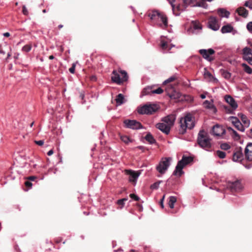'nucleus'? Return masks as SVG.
Segmentation results:
<instances>
[{
	"label": "nucleus",
	"mask_w": 252,
	"mask_h": 252,
	"mask_svg": "<svg viewBox=\"0 0 252 252\" xmlns=\"http://www.w3.org/2000/svg\"><path fill=\"white\" fill-rule=\"evenodd\" d=\"M179 132L181 134H184L187 128L192 129L194 126V119L190 114H188L184 117L181 118L180 121Z\"/></svg>",
	"instance_id": "obj_1"
},
{
	"label": "nucleus",
	"mask_w": 252,
	"mask_h": 252,
	"mask_svg": "<svg viewBox=\"0 0 252 252\" xmlns=\"http://www.w3.org/2000/svg\"><path fill=\"white\" fill-rule=\"evenodd\" d=\"M192 161L193 158L192 157H187L184 155L182 157V159L178 162L173 174L180 177L184 173L183 171V168Z\"/></svg>",
	"instance_id": "obj_2"
},
{
	"label": "nucleus",
	"mask_w": 252,
	"mask_h": 252,
	"mask_svg": "<svg viewBox=\"0 0 252 252\" xmlns=\"http://www.w3.org/2000/svg\"><path fill=\"white\" fill-rule=\"evenodd\" d=\"M197 143L202 148L208 149L211 148V139L204 130H200L198 134Z\"/></svg>",
	"instance_id": "obj_3"
},
{
	"label": "nucleus",
	"mask_w": 252,
	"mask_h": 252,
	"mask_svg": "<svg viewBox=\"0 0 252 252\" xmlns=\"http://www.w3.org/2000/svg\"><path fill=\"white\" fill-rule=\"evenodd\" d=\"M127 79L128 75L126 71L120 70L118 72L117 70H113L111 76V80L113 82L120 85Z\"/></svg>",
	"instance_id": "obj_4"
},
{
	"label": "nucleus",
	"mask_w": 252,
	"mask_h": 252,
	"mask_svg": "<svg viewBox=\"0 0 252 252\" xmlns=\"http://www.w3.org/2000/svg\"><path fill=\"white\" fill-rule=\"evenodd\" d=\"M150 18L152 20H157L158 22H161L162 23H158L157 24L162 28H165L167 27L168 22L166 16L162 13H160L158 11H153L150 15Z\"/></svg>",
	"instance_id": "obj_5"
},
{
	"label": "nucleus",
	"mask_w": 252,
	"mask_h": 252,
	"mask_svg": "<svg viewBox=\"0 0 252 252\" xmlns=\"http://www.w3.org/2000/svg\"><path fill=\"white\" fill-rule=\"evenodd\" d=\"M158 110V107L155 104H145L143 106L138 107L137 112L139 114L151 115Z\"/></svg>",
	"instance_id": "obj_6"
},
{
	"label": "nucleus",
	"mask_w": 252,
	"mask_h": 252,
	"mask_svg": "<svg viewBox=\"0 0 252 252\" xmlns=\"http://www.w3.org/2000/svg\"><path fill=\"white\" fill-rule=\"evenodd\" d=\"M225 101L230 106L231 109L228 108V106H224L223 107L228 113H232L233 111L238 107L237 103L235 99L229 95L225 96Z\"/></svg>",
	"instance_id": "obj_7"
},
{
	"label": "nucleus",
	"mask_w": 252,
	"mask_h": 252,
	"mask_svg": "<svg viewBox=\"0 0 252 252\" xmlns=\"http://www.w3.org/2000/svg\"><path fill=\"white\" fill-rule=\"evenodd\" d=\"M171 159L170 158H163L156 167L157 171L160 174H164L170 165Z\"/></svg>",
	"instance_id": "obj_8"
},
{
	"label": "nucleus",
	"mask_w": 252,
	"mask_h": 252,
	"mask_svg": "<svg viewBox=\"0 0 252 252\" xmlns=\"http://www.w3.org/2000/svg\"><path fill=\"white\" fill-rule=\"evenodd\" d=\"M125 127L132 129H139L143 128L142 124L135 120H126L124 122Z\"/></svg>",
	"instance_id": "obj_9"
},
{
	"label": "nucleus",
	"mask_w": 252,
	"mask_h": 252,
	"mask_svg": "<svg viewBox=\"0 0 252 252\" xmlns=\"http://www.w3.org/2000/svg\"><path fill=\"white\" fill-rule=\"evenodd\" d=\"M199 53L202 55L203 58L208 61L211 62L214 60V58L211 57V56L215 53V51L210 48L209 49H200L199 50Z\"/></svg>",
	"instance_id": "obj_10"
},
{
	"label": "nucleus",
	"mask_w": 252,
	"mask_h": 252,
	"mask_svg": "<svg viewBox=\"0 0 252 252\" xmlns=\"http://www.w3.org/2000/svg\"><path fill=\"white\" fill-rule=\"evenodd\" d=\"M243 157L242 148L239 147L234 151L232 159L235 162H240L243 159Z\"/></svg>",
	"instance_id": "obj_11"
},
{
	"label": "nucleus",
	"mask_w": 252,
	"mask_h": 252,
	"mask_svg": "<svg viewBox=\"0 0 252 252\" xmlns=\"http://www.w3.org/2000/svg\"><path fill=\"white\" fill-rule=\"evenodd\" d=\"M243 54L244 55V59L248 61V62L252 65V50L248 47H245L243 49Z\"/></svg>",
	"instance_id": "obj_12"
},
{
	"label": "nucleus",
	"mask_w": 252,
	"mask_h": 252,
	"mask_svg": "<svg viewBox=\"0 0 252 252\" xmlns=\"http://www.w3.org/2000/svg\"><path fill=\"white\" fill-rule=\"evenodd\" d=\"M229 119L231 120L233 125L238 130L241 132H244L245 131V128L244 126L237 117L231 116L230 117Z\"/></svg>",
	"instance_id": "obj_13"
},
{
	"label": "nucleus",
	"mask_w": 252,
	"mask_h": 252,
	"mask_svg": "<svg viewBox=\"0 0 252 252\" xmlns=\"http://www.w3.org/2000/svg\"><path fill=\"white\" fill-rule=\"evenodd\" d=\"M208 27L213 31H218L220 28V25L217 18L215 17H211L208 22Z\"/></svg>",
	"instance_id": "obj_14"
},
{
	"label": "nucleus",
	"mask_w": 252,
	"mask_h": 252,
	"mask_svg": "<svg viewBox=\"0 0 252 252\" xmlns=\"http://www.w3.org/2000/svg\"><path fill=\"white\" fill-rule=\"evenodd\" d=\"M175 119V116L174 115L171 114L162 118L161 121L171 128L174 125Z\"/></svg>",
	"instance_id": "obj_15"
},
{
	"label": "nucleus",
	"mask_w": 252,
	"mask_h": 252,
	"mask_svg": "<svg viewBox=\"0 0 252 252\" xmlns=\"http://www.w3.org/2000/svg\"><path fill=\"white\" fill-rule=\"evenodd\" d=\"M213 134L217 136H221L225 134V129L221 126L216 125L212 128Z\"/></svg>",
	"instance_id": "obj_16"
},
{
	"label": "nucleus",
	"mask_w": 252,
	"mask_h": 252,
	"mask_svg": "<svg viewBox=\"0 0 252 252\" xmlns=\"http://www.w3.org/2000/svg\"><path fill=\"white\" fill-rule=\"evenodd\" d=\"M245 155L246 159L252 161V143H249L245 149Z\"/></svg>",
	"instance_id": "obj_17"
},
{
	"label": "nucleus",
	"mask_w": 252,
	"mask_h": 252,
	"mask_svg": "<svg viewBox=\"0 0 252 252\" xmlns=\"http://www.w3.org/2000/svg\"><path fill=\"white\" fill-rule=\"evenodd\" d=\"M156 127L166 134H168L171 128L163 123H159L156 125Z\"/></svg>",
	"instance_id": "obj_18"
},
{
	"label": "nucleus",
	"mask_w": 252,
	"mask_h": 252,
	"mask_svg": "<svg viewBox=\"0 0 252 252\" xmlns=\"http://www.w3.org/2000/svg\"><path fill=\"white\" fill-rule=\"evenodd\" d=\"M127 173L129 175V181L135 183L136 182L140 174V172L132 170L127 171Z\"/></svg>",
	"instance_id": "obj_19"
},
{
	"label": "nucleus",
	"mask_w": 252,
	"mask_h": 252,
	"mask_svg": "<svg viewBox=\"0 0 252 252\" xmlns=\"http://www.w3.org/2000/svg\"><path fill=\"white\" fill-rule=\"evenodd\" d=\"M204 77L206 79H208L209 81H211L215 83H218L219 82L218 79L214 77L206 68L204 69Z\"/></svg>",
	"instance_id": "obj_20"
},
{
	"label": "nucleus",
	"mask_w": 252,
	"mask_h": 252,
	"mask_svg": "<svg viewBox=\"0 0 252 252\" xmlns=\"http://www.w3.org/2000/svg\"><path fill=\"white\" fill-rule=\"evenodd\" d=\"M203 105L205 108L212 110L214 113H216L217 112V109L213 103V100L211 101L207 100L204 101Z\"/></svg>",
	"instance_id": "obj_21"
},
{
	"label": "nucleus",
	"mask_w": 252,
	"mask_h": 252,
	"mask_svg": "<svg viewBox=\"0 0 252 252\" xmlns=\"http://www.w3.org/2000/svg\"><path fill=\"white\" fill-rule=\"evenodd\" d=\"M236 11L240 16L244 18H246L248 16V10L244 7H240L238 8Z\"/></svg>",
	"instance_id": "obj_22"
},
{
	"label": "nucleus",
	"mask_w": 252,
	"mask_h": 252,
	"mask_svg": "<svg viewBox=\"0 0 252 252\" xmlns=\"http://www.w3.org/2000/svg\"><path fill=\"white\" fill-rule=\"evenodd\" d=\"M234 31L233 27L230 24H227L222 27L221 32L222 33H230Z\"/></svg>",
	"instance_id": "obj_23"
},
{
	"label": "nucleus",
	"mask_w": 252,
	"mask_h": 252,
	"mask_svg": "<svg viewBox=\"0 0 252 252\" xmlns=\"http://www.w3.org/2000/svg\"><path fill=\"white\" fill-rule=\"evenodd\" d=\"M230 188L232 190L238 191L242 189V185L240 181H236L233 182L230 185Z\"/></svg>",
	"instance_id": "obj_24"
},
{
	"label": "nucleus",
	"mask_w": 252,
	"mask_h": 252,
	"mask_svg": "<svg viewBox=\"0 0 252 252\" xmlns=\"http://www.w3.org/2000/svg\"><path fill=\"white\" fill-rule=\"evenodd\" d=\"M218 12L221 17L228 18L230 15V12L224 8H220Z\"/></svg>",
	"instance_id": "obj_25"
},
{
	"label": "nucleus",
	"mask_w": 252,
	"mask_h": 252,
	"mask_svg": "<svg viewBox=\"0 0 252 252\" xmlns=\"http://www.w3.org/2000/svg\"><path fill=\"white\" fill-rule=\"evenodd\" d=\"M174 45L172 44L168 45L167 42L164 41H161V47L162 50L165 51H169Z\"/></svg>",
	"instance_id": "obj_26"
},
{
	"label": "nucleus",
	"mask_w": 252,
	"mask_h": 252,
	"mask_svg": "<svg viewBox=\"0 0 252 252\" xmlns=\"http://www.w3.org/2000/svg\"><path fill=\"white\" fill-rule=\"evenodd\" d=\"M241 119L242 122L243 123V125L245 127H248L249 126L250 124V121L248 119V118L244 114H241Z\"/></svg>",
	"instance_id": "obj_27"
},
{
	"label": "nucleus",
	"mask_w": 252,
	"mask_h": 252,
	"mask_svg": "<svg viewBox=\"0 0 252 252\" xmlns=\"http://www.w3.org/2000/svg\"><path fill=\"white\" fill-rule=\"evenodd\" d=\"M117 105H121L123 104L125 102L124 96L122 94H119L115 99Z\"/></svg>",
	"instance_id": "obj_28"
},
{
	"label": "nucleus",
	"mask_w": 252,
	"mask_h": 252,
	"mask_svg": "<svg viewBox=\"0 0 252 252\" xmlns=\"http://www.w3.org/2000/svg\"><path fill=\"white\" fill-rule=\"evenodd\" d=\"M145 139L151 144L155 143L156 142L155 139L150 132L146 134L145 137Z\"/></svg>",
	"instance_id": "obj_29"
},
{
	"label": "nucleus",
	"mask_w": 252,
	"mask_h": 252,
	"mask_svg": "<svg viewBox=\"0 0 252 252\" xmlns=\"http://www.w3.org/2000/svg\"><path fill=\"white\" fill-rule=\"evenodd\" d=\"M220 72L221 75L226 79H229L231 78V74L228 71L224 69H220Z\"/></svg>",
	"instance_id": "obj_30"
},
{
	"label": "nucleus",
	"mask_w": 252,
	"mask_h": 252,
	"mask_svg": "<svg viewBox=\"0 0 252 252\" xmlns=\"http://www.w3.org/2000/svg\"><path fill=\"white\" fill-rule=\"evenodd\" d=\"M176 201L177 199L176 197L173 196H171L169 197L168 205L170 208L172 209L174 208V204L176 202Z\"/></svg>",
	"instance_id": "obj_31"
},
{
	"label": "nucleus",
	"mask_w": 252,
	"mask_h": 252,
	"mask_svg": "<svg viewBox=\"0 0 252 252\" xmlns=\"http://www.w3.org/2000/svg\"><path fill=\"white\" fill-rule=\"evenodd\" d=\"M153 88L152 87H147L145 88L142 92L143 95H148L153 93Z\"/></svg>",
	"instance_id": "obj_32"
},
{
	"label": "nucleus",
	"mask_w": 252,
	"mask_h": 252,
	"mask_svg": "<svg viewBox=\"0 0 252 252\" xmlns=\"http://www.w3.org/2000/svg\"><path fill=\"white\" fill-rule=\"evenodd\" d=\"M194 6H196V7H201L204 8H207L208 7V5L204 1H201L196 2L195 4L193 5Z\"/></svg>",
	"instance_id": "obj_33"
},
{
	"label": "nucleus",
	"mask_w": 252,
	"mask_h": 252,
	"mask_svg": "<svg viewBox=\"0 0 252 252\" xmlns=\"http://www.w3.org/2000/svg\"><path fill=\"white\" fill-rule=\"evenodd\" d=\"M192 27L194 30H201L202 27L199 22L196 21L192 22Z\"/></svg>",
	"instance_id": "obj_34"
},
{
	"label": "nucleus",
	"mask_w": 252,
	"mask_h": 252,
	"mask_svg": "<svg viewBox=\"0 0 252 252\" xmlns=\"http://www.w3.org/2000/svg\"><path fill=\"white\" fill-rule=\"evenodd\" d=\"M242 66L244 67V71L248 74H251L252 73V69L247 64L243 63Z\"/></svg>",
	"instance_id": "obj_35"
},
{
	"label": "nucleus",
	"mask_w": 252,
	"mask_h": 252,
	"mask_svg": "<svg viewBox=\"0 0 252 252\" xmlns=\"http://www.w3.org/2000/svg\"><path fill=\"white\" fill-rule=\"evenodd\" d=\"M216 154L217 156H218L221 159L225 158L226 156L225 153L220 150H218L216 152Z\"/></svg>",
	"instance_id": "obj_36"
},
{
	"label": "nucleus",
	"mask_w": 252,
	"mask_h": 252,
	"mask_svg": "<svg viewBox=\"0 0 252 252\" xmlns=\"http://www.w3.org/2000/svg\"><path fill=\"white\" fill-rule=\"evenodd\" d=\"M228 130L229 131L232 132V133H233V134L235 138H236L237 139H238L240 138V136H239V134H238V133L235 130H234L232 128L228 127Z\"/></svg>",
	"instance_id": "obj_37"
},
{
	"label": "nucleus",
	"mask_w": 252,
	"mask_h": 252,
	"mask_svg": "<svg viewBox=\"0 0 252 252\" xmlns=\"http://www.w3.org/2000/svg\"><path fill=\"white\" fill-rule=\"evenodd\" d=\"M162 181H158V182H156V183L153 184L152 185H151L150 188L152 189H158V187H159L160 183Z\"/></svg>",
	"instance_id": "obj_38"
},
{
	"label": "nucleus",
	"mask_w": 252,
	"mask_h": 252,
	"mask_svg": "<svg viewBox=\"0 0 252 252\" xmlns=\"http://www.w3.org/2000/svg\"><path fill=\"white\" fill-rule=\"evenodd\" d=\"M121 139L125 143H128L130 142L129 138L126 135L121 136Z\"/></svg>",
	"instance_id": "obj_39"
},
{
	"label": "nucleus",
	"mask_w": 252,
	"mask_h": 252,
	"mask_svg": "<svg viewBox=\"0 0 252 252\" xmlns=\"http://www.w3.org/2000/svg\"><path fill=\"white\" fill-rule=\"evenodd\" d=\"M31 45L27 44L23 46L22 50L24 52H28L31 50Z\"/></svg>",
	"instance_id": "obj_40"
},
{
	"label": "nucleus",
	"mask_w": 252,
	"mask_h": 252,
	"mask_svg": "<svg viewBox=\"0 0 252 252\" xmlns=\"http://www.w3.org/2000/svg\"><path fill=\"white\" fill-rule=\"evenodd\" d=\"M127 199L126 198H124L123 199H119L117 201V204L119 205H121V208H122L124 205V202L126 201Z\"/></svg>",
	"instance_id": "obj_41"
},
{
	"label": "nucleus",
	"mask_w": 252,
	"mask_h": 252,
	"mask_svg": "<svg viewBox=\"0 0 252 252\" xmlns=\"http://www.w3.org/2000/svg\"><path fill=\"white\" fill-rule=\"evenodd\" d=\"M176 77L175 76H171L170 77H169V78H168L167 79H166V80H165L163 82V84H166V83H169V82H173V81H174L176 79Z\"/></svg>",
	"instance_id": "obj_42"
},
{
	"label": "nucleus",
	"mask_w": 252,
	"mask_h": 252,
	"mask_svg": "<svg viewBox=\"0 0 252 252\" xmlns=\"http://www.w3.org/2000/svg\"><path fill=\"white\" fill-rule=\"evenodd\" d=\"M230 146L227 143H222L220 145V148L222 150H227L230 149Z\"/></svg>",
	"instance_id": "obj_43"
},
{
	"label": "nucleus",
	"mask_w": 252,
	"mask_h": 252,
	"mask_svg": "<svg viewBox=\"0 0 252 252\" xmlns=\"http://www.w3.org/2000/svg\"><path fill=\"white\" fill-rule=\"evenodd\" d=\"M163 92V90L161 88H158L156 90H153V93L157 94H160Z\"/></svg>",
	"instance_id": "obj_44"
},
{
	"label": "nucleus",
	"mask_w": 252,
	"mask_h": 252,
	"mask_svg": "<svg viewBox=\"0 0 252 252\" xmlns=\"http://www.w3.org/2000/svg\"><path fill=\"white\" fill-rule=\"evenodd\" d=\"M130 197L132 199H134L135 201H138L140 199V198L136 194L134 193H131L130 194Z\"/></svg>",
	"instance_id": "obj_45"
},
{
	"label": "nucleus",
	"mask_w": 252,
	"mask_h": 252,
	"mask_svg": "<svg viewBox=\"0 0 252 252\" xmlns=\"http://www.w3.org/2000/svg\"><path fill=\"white\" fill-rule=\"evenodd\" d=\"M247 28L250 32L252 33V22H250L247 24Z\"/></svg>",
	"instance_id": "obj_46"
},
{
	"label": "nucleus",
	"mask_w": 252,
	"mask_h": 252,
	"mask_svg": "<svg viewBox=\"0 0 252 252\" xmlns=\"http://www.w3.org/2000/svg\"><path fill=\"white\" fill-rule=\"evenodd\" d=\"M75 66H76L75 64L73 63L72 65V66L69 69V71L71 73H72V74L74 73Z\"/></svg>",
	"instance_id": "obj_47"
},
{
	"label": "nucleus",
	"mask_w": 252,
	"mask_h": 252,
	"mask_svg": "<svg viewBox=\"0 0 252 252\" xmlns=\"http://www.w3.org/2000/svg\"><path fill=\"white\" fill-rule=\"evenodd\" d=\"M168 0V2L170 3V4L171 5V6L172 8V10L174 12V8L175 7V5L174 4V3L175 2V0Z\"/></svg>",
	"instance_id": "obj_48"
},
{
	"label": "nucleus",
	"mask_w": 252,
	"mask_h": 252,
	"mask_svg": "<svg viewBox=\"0 0 252 252\" xmlns=\"http://www.w3.org/2000/svg\"><path fill=\"white\" fill-rule=\"evenodd\" d=\"M23 13L25 15H27L29 13L25 5L23 6Z\"/></svg>",
	"instance_id": "obj_49"
},
{
	"label": "nucleus",
	"mask_w": 252,
	"mask_h": 252,
	"mask_svg": "<svg viewBox=\"0 0 252 252\" xmlns=\"http://www.w3.org/2000/svg\"><path fill=\"white\" fill-rule=\"evenodd\" d=\"M34 142L39 146H42L44 143V141L41 140H38V141H35Z\"/></svg>",
	"instance_id": "obj_50"
},
{
	"label": "nucleus",
	"mask_w": 252,
	"mask_h": 252,
	"mask_svg": "<svg viewBox=\"0 0 252 252\" xmlns=\"http://www.w3.org/2000/svg\"><path fill=\"white\" fill-rule=\"evenodd\" d=\"M25 184V186L28 188H31L32 186V183L29 181H26Z\"/></svg>",
	"instance_id": "obj_51"
},
{
	"label": "nucleus",
	"mask_w": 252,
	"mask_h": 252,
	"mask_svg": "<svg viewBox=\"0 0 252 252\" xmlns=\"http://www.w3.org/2000/svg\"><path fill=\"white\" fill-rule=\"evenodd\" d=\"M196 2H197V0H191V1H189V5H190L191 6H192V7H196V6L193 5L194 4H195Z\"/></svg>",
	"instance_id": "obj_52"
},
{
	"label": "nucleus",
	"mask_w": 252,
	"mask_h": 252,
	"mask_svg": "<svg viewBox=\"0 0 252 252\" xmlns=\"http://www.w3.org/2000/svg\"><path fill=\"white\" fill-rule=\"evenodd\" d=\"M164 197H165V195H163L160 201V204L161 207L162 208H163V201H164Z\"/></svg>",
	"instance_id": "obj_53"
},
{
	"label": "nucleus",
	"mask_w": 252,
	"mask_h": 252,
	"mask_svg": "<svg viewBox=\"0 0 252 252\" xmlns=\"http://www.w3.org/2000/svg\"><path fill=\"white\" fill-rule=\"evenodd\" d=\"M35 179H36V177L34 176H30L28 178V179L30 181H34Z\"/></svg>",
	"instance_id": "obj_54"
},
{
	"label": "nucleus",
	"mask_w": 252,
	"mask_h": 252,
	"mask_svg": "<svg viewBox=\"0 0 252 252\" xmlns=\"http://www.w3.org/2000/svg\"><path fill=\"white\" fill-rule=\"evenodd\" d=\"M136 149H138L139 150H142L143 152L144 151L145 149V147L144 146H137L136 148Z\"/></svg>",
	"instance_id": "obj_55"
},
{
	"label": "nucleus",
	"mask_w": 252,
	"mask_h": 252,
	"mask_svg": "<svg viewBox=\"0 0 252 252\" xmlns=\"http://www.w3.org/2000/svg\"><path fill=\"white\" fill-rule=\"evenodd\" d=\"M248 135L250 137L252 138V128L250 129L249 133H248Z\"/></svg>",
	"instance_id": "obj_56"
},
{
	"label": "nucleus",
	"mask_w": 252,
	"mask_h": 252,
	"mask_svg": "<svg viewBox=\"0 0 252 252\" xmlns=\"http://www.w3.org/2000/svg\"><path fill=\"white\" fill-rule=\"evenodd\" d=\"M245 167L247 169H251L252 167V164H247V165H245Z\"/></svg>",
	"instance_id": "obj_57"
},
{
	"label": "nucleus",
	"mask_w": 252,
	"mask_h": 252,
	"mask_svg": "<svg viewBox=\"0 0 252 252\" xmlns=\"http://www.w3.org/2000/svg\"><path fill=\"white\" fill-rule=\"evenodd\" d=\"M54 152H53V150H51L50 151H49L47 153V155L49 156H51L52 155H53Z\"/></svg>",
	"instance_id": "obj_58"
},
{
	"label": "nucleus",
	"mask_w": 252,
	"mask_h": 252,
	"mask_svg": "<svg viewBox=\"0 0 252 252\" xmlns=\"http://www.w3.org/2000/svg\"><path fill=\"white\" fill-rule=\"evenodd\" d=\"M3 36H5V37H8L10 36V33L9 32H5L3 34Z\"/></svg>",
	"instance_id": "obj_59"
},
{
	"label": "nucleus",
	"mask_w": 252,
	"mask_h": 252,
	"mask_svg": "<svg viewBox=\"0 0 252 252\" xmlns=\"http://www.w3.org/2000/svg\"><path fill=\"white\" fill-rule=\"evenodd\" d=\"M0 54L4 55L5 52L1 49V45H0Z\"/></svg>",
	"instance_id": "obj_60"
},
{
	"label": "nucleus",
	"mask_w": 252,
	"mask_h": 252,
	"mask_svg": "<svg viewBox=\"0 0 252 252\" xmlns=\"http://www.w3.org/2000/svg\"><path fill=\"white\" fill-rule=\"evenodd\" d=\"M200 97L202 98V99H204L206 98V95L205 94H201L200 95Z\"/></svg>",
	"instance_id": "obj_61"
},
{
	"label": "nucleus",
	"mask_w": 252,
	"mask_h": 252,
	"mask_svg": "<svg viewBox=\"0 0 252 252\" xmlns=\"http://www.w3.org/2000/svg\"><path fill=\"white\" fill-rule=\"evenodd\" d=\"M49 59L50 60H53L54 59V56L53 55H51L49 56Z\"/></svg>",
	"instance_id": "obj_62"
},
{
	"label": "nucleus",
	"mask_w": 252,
	"mask_h": 252,
	"mask_svg": "<svg viewBox=\"0 0 252 252\" xmlns=\"http://www.w3.org/2000/svg\"><path fill=\"white\" fill-rule=\"evenodd\" d=\"M80 96L82 99H83L85 96L84 94H81Z\"/></svg>",
	"instance_id": "obj_63"
},
{
	"label": "nucleus",
	"mask_w": 252,
	"mask_h": 252,
	"mask_svg": "<svg viewBox=\"0 0 252 252\" xmlns=\"http://www.w3.org/2000/svg\"><path fill=\"white\" fill-rule=\"evenodd\" d=\"M92 80H96V77L94 76L92 77Z\"/></svg>",
	"instance_id": "obj_64"
}]
</instances>
